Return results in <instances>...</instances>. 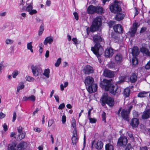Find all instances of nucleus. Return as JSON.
I'll return each instance as SVG.
<instances>
[{
	"label": "nucleus",
	"mask_w": 150,
	"mask_h": 150,
	"mask_svg": "<svg viewBox=\"0 0 150 150\" xmlns=\"http://www.w3.org/2000/svg\"><path fill=\"white\" fill-rule=\"evenodd\" d=\"M100 86L106 91H109L111 94L116 96L119 95L121 92L120 88L112 84L111 80L104 79L100 84Z\"/></svg>",
	"instance_id": "obj_1"
},
{
	"label": "nucleus",
	"mask_w": 150,
	"mask_h": 150,
	"mask_svg": "<svg viewBox=\"0 0 150 150\" xmlns=\"http://www.w3.org/2000/svg\"><path fill=\"white\" fill-rule=\"evenodd\" d=\"M93 41L95 44L94 47L91 48V50L98 57L101 55L104 52L103 48L100 45V42L102 41L101 37L98 35H94L93 37Z\"/></svg>",
	"instance_id": "obj_2"
},
{
	"label": "nucleus",
	"mask_w": 150,
	"mask_h": 150,
	"mask_svg": "<svg viewBox=\"0 0 150 150\" xmlns=\"http://www.w3.org/2000/svg\"><path fill=\"white\" fill-rule=\"evenodd\" d=\"M93 79L90 76L87 77L85 79V84L87 91L90 93L96 92L97 88L96 84H93Z\"/></svg>",
	"instance_id": "obj_3"
},
{
	"label": "nucleus",
	"mask_w": 150,
	"mask_h": 150,
	"mask_svg": "<svg viewBox=\"0 0 150 150\" xmlns=\"http://www.w3.org/2000/svg\"><path fill=\"white\" fill-rule=\"evenodd\" d=\"M102 103V105H104L105 103L108 104L110 106H113L114 104V99L108 96L106 93H104L101 97L100 100Z\"/></svg>",
	"instance_id": "obj_4"
},
{
	"label": "nucleus",
	"mask_w": 150,
	"mask_h": 150,
	"mask_svg": "<svg viewBox=\"0 0 150 150\" xmlns=\"http://www.w3.org/2000/svg\"><path fill=\"white\" fill-rule=\"evenodd\" d=\"M102 23V17L99 16L95 18L90 28L91 31L93 32L96 31L100 25Z\"/></svg>",
	"instance_id": "obj_5"
},
{
	"label": "nucleus",
	"mask_w": 150,
	"mask_h": 150,
	"mask_svg": "<svg viewBox=\"0 0 150 150\" xmlns=\"http://www.w3.org/2000/svg\"><path fill=\"white\" fill-rule=\"evenodd\" d=\"M121 2L117 1H115L113 4L110 6V11L114 13L120 12L121 11V8L120 5Z\"/></svg>",
	"instance_id": "obj_6"
},
{
	"label": "nucleus",
	"mask_w": 150,
	"mask_h": 150,
	"mask_svg": "<svg viewBox=\"0 0 150 150\" xmlns=\"http://www.w3.org/2000/svg\"><path fill=\"white\" fill-rule=\"evenodd\" d=\"M122 108L120 107L119 108L118 111L117 112V114L118 115V116H120V112H121V115L122 117L125 120H128V115L129 114V111L128 112L127 110L125 109H122Z\"/></svg>",
	"instance_id": "obj_7"
},
{
	"label": "nucleus",
	"mask_w": 150,
	"mask_h": 150,
	"mask_svg": "<svg viewBox=\"0 0 150 150\" xmlns=\"http://www.w3.org/2000/svg\"><path fill=\"white\" fill-rule=\"evenodd\" d=\"M127 143V140L125 137H121L118 140L117 145L120 146H124Z\"/></svg>",
	"instance_id": "obj_8"
},
{
	"label": "nucleus",
	"mask_w": 150,
	"mask_h": 150,
	"mask_svg": "<svg viewBox=\"0 0 150 150\" xmlns=\"http://www.w3.org/2000/svg\"><path fill=\"white\" fill-rule=\"evenodd\" d=\"M103 74L105 77L112 78L114 77L115 74V72L113 71H111L108 69H105L104 71Z\"/></svg>",
	"instance_id": "obj_9"
},
{
	"label": "nucleus",
	"mask_w": 150,
	"mask_h": 150,
	"mask_svg": "<svg viewBox=\"0 0 150 150\" xmlns=\"http://www.w3.org/2000/svg\"><path fill=\"white\" fill-rule=\"evenodd\" d=\"M31 69L33 75L35 76H38L39 70L41 68L39 66L32 65L31 66Z\"/></svg>",
	"instance_id": "obj_10"
},
{
	"label": "nucleus",
	"mask_w": 150,
	"mask_h": 150,
	"mask_svg": "<svg viewBox=\"0 0 150 150\" xmlns=\"http://www.w3.org/2000/svg\"><path fill=\"white\" fill-rule=\"evenodd\" d=\"M129 52H131L134 56H136L139 54V51L138 48L137 47H134L132 49H130Z\"/></svg>",
	"instance_id": "obj_11"
},
{
	"label": "nucleus",
	"mask_w": 150,
	"mask_h": 150,
	"mask_svg": "<svg viewBox=\"0 0 150 150\" xmlns=\"http://www.w3.org/2000/svg\"><path fill=\"white\" fill-rule=\"evenodd\" d=\"M93 68L89 65H87L83 69V72L86 74H89L93 73Z\"/></svg>",
	"instance_id": "obj_12"
},
{
	"label": "nucleus",
	"mask_w": 150,
	"mask_h": 150,
	"mask_svg": "<svg viewBox=\"0 0 150 150\" xmlns=\"http://www.w3.org/2000/svg\"><path fill=\"white\" fill-rule=\"evenodd\" d=\"M137 27V23H134L133 28H131L129 31V33H130L131 37H133L134 36Z\"/></svg>",
	"instance_id": "obj_13"
},
{
	"label": "nucleus",
	"mask_w": 150,
	"mask_h": 150,
	"mask_svg": "<svg viewBox=\"0 0 150 150\" xmlns=\"http://www.w3.org/2000/svg\"><path fill=\"white\" fill-rule=\"evenodd\" d=\"M113 54V51L111 48H107L105 51V55L107 57H110Z\"/></svg>",
	"instance_id": "obj_14"
},
{
	"label": "nucleus",
	"mask_w": 150,
	"mask_h": 150,
	"mask_svg": "<svg viewBox=\"0 0 150 150\" xmlns=\"http://www.w3.org/2000/svg\"><path fill=\"white\" fill-rule=\"evenodd\" d=\"M113 28L114 31L116 32L119 33H122V28L120 24H118L114 25Z\"/></svg>",
	"instance_id": "obj_15"
},
{
	"label": "nucleus",
	"mask_w": 150,
	"mask_h": 150,
	"mask_svg": "<svg viewBox=\"0 0 150 150\" xmlns=\"http://www.w3.org/2000/svg\"><path fill=\"white\" fill-rule=\"evenodd\" d=\"M96 6L91 5L89 6L87 9V13L88 14H92L95 13Z\"/></svg>",
	"instance_id": "obj_16"
},
{
	"label": "nucleus",
	"mask_w": 150,
	"mask_h": 150,
	"mask_svg": "<svg viewBox=\"0 0 150 150\" xmlns=\"http://www.w3.org/2000/svg\"><path fill=\"white\" fill-rule=\"evenodd\" d=\"M122 59V56L120 53L117 54L115 57V61L118 64H120L121 62Z\"/></svg>",
	"instance_id": "obj_17"
},
{
	"label": "nucleus",
	"mask_w": 150,
	"mask_h": 150,
	"mask_svg": "<svg viewBox=\"0 0 150 150\" xmlns=\"http://www.w3.org/2000/svg\"><path fill=\"white\" fill-rule=\"evenodd\" d=\"M139 123V120L137 118H134L132 120L131 122V125L132 127H135L138 126Z\"/></svg>",
	"instance_id": "obj_18"
},
{
	"label": "nucleus",
	"mask_w": 150,
	"mask_h": 150,
	"mask_svg": "<svg viewBox=\"0 0 150 150\" xmlns=\"http://www.w3.org/2000/svg\"><path fill=\"white\" fill-rule=\"evenodd\" d=\"M27 146L26 142H23L20 143L17 146L18 150H23L25 149Z\"/></svg>",
	"instance_id": "obj_19"
},
{
	"label": "nucleus",
	"mask_w": 150,
	"mask_h": 150,
	"mask_svg": "<svg viewBox=\"0 0 150 150\" xmlns=\"http://www.w3.org/2000/svg\"><path fill=\"white\" fill-rule=\"evenodd\" d=\"M116 13L115 18L117 21H120L124 18L125 16L123 14L120 13V12Z\"/></svg>",
	"instance_id": "obj_20"
},
{
	"label": "nucleus",
	"mask_w": 150,
	"mask_h": 150,
	"mask_svg": "<svg viewBox=\"0 0 150 150\" xmlns=\"http://www.w3.org/2000/svg\"><path fill=\"white\" fill-rule=\"evenodd\" d=\"M137 79V76L136 74L132 73L130 75V81L132 83H134L136 81Z\"/></svg>",
	"instance_id": "obj_21"
},
{
	"label": "nucleus",
	"mask_w": 150,
	"mask_h": 150,
	"mask_svg": "<svg viewBox=\"0 0 150 150\" xmlns=\"http://www.w3.org/2000/svg\"><path fill=\"white\" fill-rule=\"evenodd\" d=\"M150 117V109H149L144 112L142 117L143 119H146Z\"/></svg>",
	"instance_id": "obj_22"
},
{
	"label": "nucleus",
	"mask_w": 150,
	"mask_h": 150,
	"mask_svg": "<svg viewBox=\"0 0 150 150\" xmlns=\"http://www.w3.org/2000/svg\"><path fill=\"white\" fill-rule=\"evenodd\" d=\"M53 41V39L52 37H47L46 38L44 41V44L45 45H47L48 43L49 44H50Z\"/></svg>",
	"instance_id": "obj_23"
},
{
	"label": "nucleus",
	"mask_w": 150,
	"mask_h": 150,
	"mask_svg": "<svg viewBox=\"0 0 150 150\" xmlns=\"http://www.w3.org/2000/svg\"><path fill=\"white\" fill-rule=\"evenodd\" d=\"M95 13L101 14L103 13V8L100 6H96Z\"/></svg>",
	"instance_id": "obj_24"
},
{
	"label": "nucleus",
	"mask_w": 150,
	"mask_h": 150,
	"mask_svg": "<svg viewBox=\"0 0 150 150\" xmlns=\"http://www.w3.org/2000/svg\"><path fill=\"white\" fill-rule=\"evenodd\" d=\"M96 149H101L103 146V143L101 141L98 142L95 145Z\"/></svg>",
	"instance_id": "obj_25"
},
{
	"label": "nucleus",
	"mask_w": 150,
	"mask_h": 150,
	"mask_svg": "<svg viewBox=\"0 0 150 150\" xmlns=\"http://www.w3.org/2000/svg\"><path fill=\"white\" fill-rule=\"evenodd\" d=\"M72 143L73 145L76 144L78 142L77 134H74L71 139Z\"/></svg>",
	"instance_id": "obj_26"
},
{
	"label": "nucleus",
	"mask_w": 150,
	"mask_h": 150,
	"mask_svg": "<svg viewBox=\"0 0 150 150\" xmlns=\"http://www.w3.org/2000/svg\"><path fill=\"white\" fill-rule=\"evenodd\" d=\"M14 42L13 40L9 38H6L5 40V43L7 45H11L13 44Z\"/></svg>",
	"instance_id": "obj_27"
},
{
	"label": "nucleus",
	"mask_w": 150,
	"mask_h": 150,
	"mask_svg": "<svg viewBox=\"0 0 150 150\" xmlns=\"http://www.w3.org/2000/svg\"><path fill=\"white\" fill-rule=\"evenodd\" d=\"M130 93V91L129 88H125L124 91V95L125 97H127L129 96Z\"/></svg>",
	"instance_id": "obj_28"
},
{
	"label": "nucleus",
	"mask_w": 150,
	"mask_h": 150,
	"mask_svg": "<svg viewBox=\"0 0 150 150\" xmlns=\"http://www.w3.org/2000/svg\"><path fill=\"white\" fill-rule=\"evenodd\" d=\"M141 51L142 52L146 54L148 56H150V52L147 49L144 47L142 48L141 49Z\"/></svg>",
	"instance_id": "obj_29"
},
{
	"label": "nucleus",
	"mask_w": 150,
	"mask_h": 150,
	"mask_svg": "<svg viewBox=\"0 0 150 150\" xmlns=\"http://www.w3.org/2000/svg\"><path fill=\"white\" fill-rule=\"evenodd\" d=\"M32 42L28 43L27 44V49L30 50L31 52H33V47L32 45Z\"/></svg>",
	"instance_id": "obj_30"
},
{
	"label": "nucleus",
	"mask_w": 150,
	"mask_h": 150,
	"mask_svg": "<svg viewBox=\"0 0 150 150\" xmlns=\"http://www.w3.org/2000/svg\"><path fill=\"white\" fill-rule=\"evenodd\" d=\"M148 93L144 91L139 93L138 94V96L139 97L142 98L145 97Z\"/></svg>",
	"instance_id": "obj_31"
},
{
	"label": "nucleus",
	"mask_w": 150,
	"mask_h": 150,
	"mask_svg": "<svg viewBox=\"0 0 150 150\" xmlns=\"http://www.w3.org/2000/svg\"><path fill=\"white\" fill-rule=\"evenodd\" d=\"M50 73V70L47 69H45L43 73V75L45 76L47 78H49V74Z\"/></svg>",
	"instance_id": "obj_32"
},
{
	"label": "nucleus",
	"mask_w": 150,
	"mask_h": 150,
	"mask_svg": "<svg viewBox=\"0 0 150 150\" xmlns=\"http://www.w3.org/2000/svg\"><path fill=\"white\" fill-rule=\"evenodd\" d=\"M105 150H113V146L111 144H108L105 146Z\"/></svg>",
	"instance_id": "obj_33"
},
{
	"label": "nucleus",
	"mask_w": 150,
	"mask_h": 150,
	"mask_svg": "<svg viewBox=\"0 0 150 150\" xmlns=\"http://www.w3.org/2000/svg\"><path fill=\"white\" fill-rule=\"evenodd\" d=\"M125 77L124 76H121L119 77V80L117 82V83L120 84L124 82L125 80Z\"/></svg>",
	"instance_id": "obj_34"
},
{
	"label": "nucleus",
	"mask_w": 150,
	"mask_h": 150,
	"mask_svg": "<svg viewBox=\"0 0 150 150\" xmlns=\"http://www.w3.org/2000/svg\"><path fill=\"white\" fill-rule=\"evenodd\" d=\"M44 30V26L42 25L40 27L38 31V34L39 35H41Z\"/></svg>",
	"instance_id": "obj_35"
},
{
	"label": "nucleus",
	"mask_w": 150,
	"mask_h": 150,
	"mask_svg": "<svg viewBox=\"0 0 150 150\" xmlns=\"http://www.w3.org/2000/svg\"><path fill=\"white\" fill-rule=\"evenodd\" d=\"M132 62L133 65L134 66L136 65L138 63L137 59L136 57H134L132 58Z\"/></svg>",
	"instance_id": "obj_36"
},
{
	"label": "nucleus",
	"mask_w": 150,
	"mask_h": 150,
	"mask_svg": "<svg viewBox=\"0 0 150 150\" xmlns=\"http://www.w3.org/2000/svg\"><path fill=\"white\" fill-rule=\"evenodd\" d=\"M24 87V85L23 83H21L17 87V91L18 92H19V91L21 89H23Z\"/></svg>",
	"instance_id": "obj_37"
},
{
	"label": "nucleus",
	"mask_w": 150,
	"mask_h": 150,
	"mask_svg": "<svg viewBox=\"0 0 150 150\" xmlns=\"http://www.w3.org/2000/svg\"><path fill=\"white\" fill-rule=\"evenodd\" d=\"M25 132H22L19 133L18 136V139L21 140L23 139L25 137Z\"/></svg>",
	"instance_id": "obj_38"
},
{
	"label": "nucleus",
	"mask_w": 150,
	"mask_h": 150,
	"mask_svg": "<svg viewBox=\"0 0 150 150\" xmlns=\"http://www.w3.org/2000/svg\"><path fill=\"white\" fill-rule=\"evenodd\" d=\"M115 63L111 62L108 64V67L110 69H112L115 67Z\"/></svg>",
	"instance_id": "obj_39"
},
{
	"label": "nucleus",
	"mask_w": 150,
	"mask_h": 150,
	"mask_svg": "<svg viewBox=\"0 0 150 150\" xmlns=\"http://www.w3.org/2000/svg\"><path fill=\"white\" fill-rule=\"evenodd\" d=\"M68 85V83L67 82H66L64 83V86H63V84L60 85V89L61 90L63 91L64 90V88L67 87Z\"/></svg>",
	"instance_id": "obj_40"
},
{
	"label": "nucleus",
	"mask_w": 150,
	"mask_h": 150,
	"mask_svg": "<svg viewBox=\"0 0 150 150\" xmlns=\"http://www.w3.org/2000/svg\"><path fill=\"white\" fill-rule=\"evenodd\" d=\"M28 97V100L31 101L33 102H34L36 98L34 95H31Z\"/></svg>",
	"instance_id": "obj_41"
},
{
	"label": "nucleus",
	"mask_w": 150,
	"mask_h": 150,
	"mask_svg": "<svg viewBox=\"0 0 150 150\" xmlns=\"http://www.w3.org/2000/svg\"><path fill=\"white\" fill-rule=\"evenodd\" d=\"M61 58H58L55 64V65L56 67H58L59 66L60 64L61 63Z\"/></svg>",
	"instance_id": "obj_42"
},
{
	"label": "nucleus",
	"mask_w": 150,
	"mask_h": 150,
	"mask_svg": "<svg viewBox=\"0 0 150 150\" xmlns=\"http://www.w3.org/2000/svg\"><path fill=\"white\" fill-rule=\"evenodd\" d=\"M71 125L73 127L74 129L76 130V120L74 118H73L71 121Z\"/></svg>",
	"instance_id": "obj_43"
},
{
	"label": "nucleus",
	"mask_w": 150,
	"mask_h": 150,
	"mask_svg": "<svg viewBox=\"0 0 150 150\" xmlns=\"http://www.w3.org/2000/svg\"><path fill=\"white\" fill-rule=\"evenodd\" d=\"M25 79L28 81H33L34 80V79L33 77L28 76H26Z\"/></svg>",
	"instance_id": "obj_44"
},
{
	"label": "nucleus",
	"mask_w": 150,
	"mask_h": 150,
	"mask_svg": "<svg viewBox=\"0 0 150 150\" xmlns=\"http://www.w3.org/2000/svg\"><path fill=\"white\" fill-rule=\"evenodd\" d=\"M33 8L32 6L30 4L26 8V10L29 12Z\"/></svg>",
	"instance_id": "obj_45"
},
{
	"label": "nucleus",
	"mask_w": 150,
	"mask_h": 150,
	"mask_svg": "<svg viewBox=\"0 0 150 150\" xmlns=\"http://www.w3.org/2000/svg\"><path fill=\"white\" fill-rule=\"evenodd\" d=\"M16 143H14L10 146L9 150H16L15 147H16Z\"/></svg>",
	"instance_id": "obj_46"
},
{
	"label": "nucleus",
	"mask_w": 150,
	"mask_h": 150,
	"mask_svg": "<svg viewBox=\"0 0 150 150\" xmlns=\"http://www.w3.org/2000/svg\"><path fill=\"white\" fill-rule=\"evenodd\" d=\"M102 116L103 121H104L105 122H106V114L104 112H103L102 114Z\"/></svg>",
	"instance_id": "obj_47"
},
{
	"label": "nucleus",
	"mask_w": 150,
	"mask_h": 150,
	"mask_svg": "<svg viewBox=\"0 0 150 150\" xmlns=\"http://www.w3.org/2000/svg\"><path fill=\"white\" fill-rule=\"evenodd\" d=\"M90 122L91 123H95L97 120L95 118H91V117L89 118Z\"/></svg>",
	"instance_id": "obj_48"
},
{
	"label": "nucleus",
	"mask_w": 150,
	"mask_h": 150,
	"mask_svg": "<svg viewBox=\"0 0 150 150\" xmlns=\"http://www.w3.org/2000/svg\"><path fill=\"white\" fill-rule=\"evenodd\" d=\"M18 74V71L17 70H15L12 73L13 77L15 78Z\"/></svg>",
	"instance_id": "obj_49"
},
{
	"label": "nucleus",
	"mask_w": 150,
	"mask_h": 150,
	"mask_svg": "<svg viewBox=\"0 0 150 150\" xmlns=\"http://www.w3.org/2000/svg\"><path fill=\"white\" fill-rule=\"evenodd\" d=\"M54 122L53 120L51 119L48 122V127H50L51 126L52 124Z\"/></svg>",
	"instance_id": "obj_50"
},
{
	"label": "nucleus",
	"mask_w": 150,
	"mask_h": 150,
	"mask_svg": "<svg viewBox=\"0 0 150 150\" xmlns=\"http://www.w3.org/2000/svg\"><path fill=\"white\" fill-rule=\"evenodd\" d=\"M115 23V21H110L109 22V25L110 27H112L113 25Z\"/></svg>",
	"instance_id": "obj_51"
},
{
	"label": "nucleus",
	"mask_w": 150,
	"mask_h": 150,
	"mask_svg": "<svg viewBox=\"0 0 150 150\" xmlns=\"http://www.w3.org/2000/svg\"><path fill=\"white\" fill-rule=\"evenodd\" d=\"M66 116L64 115H63L62 116V123L63 124H64L66 122Z\"/></svg>",
	"instance_id": "obj_52"
},
{
	"label": "nucleus",
	"mask_w": 150,
	"mask_h": 150,
	"mask_svg": "<svg viewBox=\"0 0 150 150\" xmlns=\"http://www.w3.org/2000/svg\"><path fill=\"white\" fill-rule=\"evenodd\" d=\"M17 129L18 132L19 134L23 132H22L23 128L21 126H20L18 127L17 128Z\"/></svg>",
	"instance_id": "obj_53"
},
{
	"label": "nucleus",
	"mask_w": 150,
	"mask_h": 150,
	"mask_svg": "<svg viewBox=\"0 0 150 150\" xmlns=\"http://www.w3.org/2000/svg\"><path fill=\"white\" fill-rule=\"evenodd\" d=\"M145 68L147 69H150V60L146 65Z\"/></svg>",
	"instance_id": "obj_54"
},
{
	"label": "nucleus",
	"mask_w": 150,
	"mask_h": 150,
	"mask_svg": "<svg viewBox=\"0 0 150 150\" xmlns=\"http://www.w3.org/2000/svg\"><path fill=\"white\" fill-rule=\"evenodd\" d=\"M16 118V112H14L13 113V117L12 121L14 122Z\"/></svg>",
	"instance_id": "obj_55"
},
{
	"label": "nucleus",
	"mask_w": 150,
	"mask_h": 150,
	"mask_svg": "<svg viewBox=\"0 0 150 150\" xmlns=\"http://www.w3.org/2000/svg\"><path fill=\"white\" fill-rule=\"evenodd\" d=\"M131 149H132V146L129 143L125 148V150H130Z\"/></svg>",
	"instance_id": "obj_56"
},
{
	"label": "nucleus",
	"mask_w": 150,
	"mask_h": 150,
	"mask_svg": "<svg viewBox=\"0 0 150 150\" xmlns=\"http://www.w3.org/2000/svg\"><path fill=\"white\" fill-rule=\"evenodd\" d=\"M65 106L64 103L61 104L58 107V108L59 109H62L64 108Z\"/></svg>",
	"instance_id": "obj_57"
},
{
	"label": "nucleus",
	"mask_w": 150,
	"mask_h": 150,
	"mask_svg": "<svg viewBox=\"0 0 150 150\" xmlns=\"http://www.w3.org/2000/svg\"><path fill=\"white\" fill-rule=\"evenodd\" d=\"M37 12V11L35 10L32 9V10H31V11L29 12V13L30 15H33L36 13Z\"/></svg>",
	"instance_id": "obj_58"
},
{
	"label": "nucleus",
	"mask_w": 150,
	"mask_h": 150,
	"mask_svg": "<svg viewBox=\"0 0 150 150\" xmlns=\"http://www.w3.org/2000/svg\"><path fill=\"white\" fill-rule=\"evenodd\" d=\"M73 14L76 20H78L79 19V17L77 13L76 12H75Z\"/></svg>",
	"instance_id": "obj_59"
},
{
	"label": "nucleus",
	"mask_w": 150,
	"mask_h": 150,
	"mask_svg": "<svg viewBox=\"0 0 150 150\" xmlns=\"http://www.w3.org/2000/svg\"><path fill=\"white\" fill-rule=\"evenodd\" d=\"M6 116L2 112L0 113V119H2L4 118Z\"/></svg>",
	"instance_id": "obj_60"
},
{
	"label": "nucleus",
	"mask_w": 150,
	"mask_h": 150,
	"mask_svg": "<svg viewBox=\"0 0 150 150\" xmlns=\"http://www.w3.org/2000/svg\"><path fill=\"white\" fill-rule=\"evenodd\" d=\"M3 127L4 129V131L6 132L8 130L7 126L6 123L4 124Z\"/></svg>",
	"instance_id": "obj_61"
},
{
	"label": "nucleus",
	"mask_w": 150,
	"mask_h": 150,
	"mask_svg": "<svg viewBox=\"0 0 150 150\" xmlns=\"http://www.w3.org/2000/svg\"><path fill=\"white\" fill-rule=\"evenodd\" d=\"M34 130L36 132H40L41 131V129L38 128H35L34 129Z\"/></svg>",
	"instance_id": "obj_62"
},
{
	"label": "nucleus",
	"mask_w": 150,
	"mask_h": 150,
	"mask_svg": "<svg viewBox=\"0 0 150 150\" xmlns=\"http://www.w3.org/2000/svg\"><path fill=\"white\" fill-rule=\"evenodd\" d=\"M128 135L130 138L132 139H134V137H133L132 134L131 132H129L128 133Z\"/></svg>",
	"instance_id": "obj_63"
},
{
	"label": "nucleus",
	"mask_w": 150,
	"mask_h": 150,
	"mask_svg": "<svg viewBox=\"0 0 150 150\" xmlns=\"http://www.w3.org/2000/svg\"><path fill=\"white\" fill-rule=\"evenodd\" d=\"M54 98L56 100V101L59 103V98L58 96L54 95Z\"/></svg>",
	"instance_id": "obj_64"
}]
</instances>
